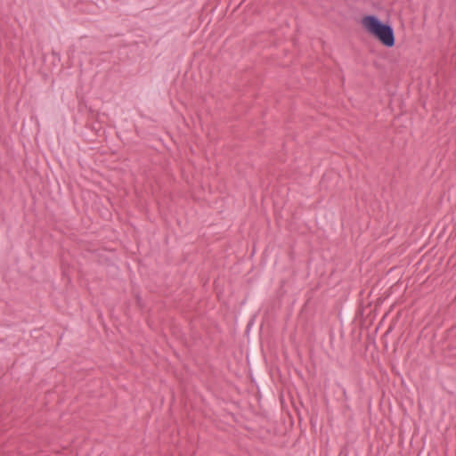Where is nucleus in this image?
Segmentation results:
<instances>
[{
  "mask_svg": "<svg viewBox=\"0 0 456 456\" xmlns=\"http://www.w3.org/2000/svg\"><path fill=\"white\" fill-rule=\"evenodd\" d=\"M364 29L374 36L387 47L395 45V34L393 28L382 23L377 17L372 15L364 16L361 21Z\"/></svg>",
  "mask_w": 456,
  "mask_h": 456,
  "instance_id": "f257e3e1",
  "label": "nucleus"
}]
</instances>
